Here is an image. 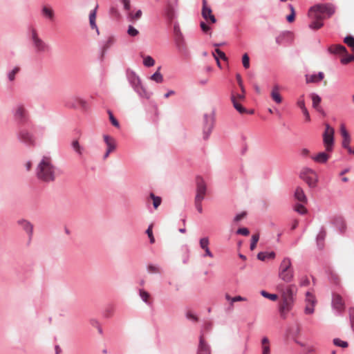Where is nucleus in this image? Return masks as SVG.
Returning <instances> with one entry per match:
<instances>
[{"instance_id":"6ab92c4d","label":"nucleus","mask_w":354,"mask_h":354,"mask_svg":"<svg viewBox=\"0 0 354 354\" xmlns=\"http://www.w3.org/2000/svg\"><path fill=\"white\" fill-rule=\"evenodd\" d=\"M329 153L325 150V151L319 152L317 155L312 156L311 158L316 162L326 163L330 158Z\"/></svg>"},{"instance_id":"f257e3e1","label":"nucleus","mask_w":354,"mask_h":354,"mask_svg":"<svg viewBox=\"0 0 354 354\" xmlns=\"http://www.w3.org/2000/svg\"><path fill=\"white\" fill-rule=\"evenodd\" d=\"M55 171L51 158L43 156L37 166L36 176L43 182H52L55 179Z\"/></svg>"},{"instance_id":"0eeeda50","label":"nucleus","mask_w":354,"mask_h":354,"mask_svg":"<svg viewBox=\"0 0 354 354\" xmlns=\"http://www.w3.org/2000/svg\"><path fill=\"white\" fill-rule=\"evenodd\" d=\"M335 130L328 124H325V130L323 133V144L326 152H332L334 147Z\"/></svg>"},{"instance_id":"6e6552de","label":"nucleus","mask_w":354,"mask_h":354,"mask_svg":"<svg viewBox=\"0 0 354 354\" xmlns=\"http://www.w3.org/2000/svg\"><path fill=\"white\" fill-rule=\"evenodd\" d=\"M31 39L33 47L38 53H43L48 51L49 46L37 35L35 28L31 29Z\"/></svg>"},{"instance_id":"864d4df0","label":"nucleus","mask_w":354,"mask_h":354,"mask_svg":"<svg viewBox=\"0 0 354 354\" xmlns=\"http://www.w3.org/2000/svg\"><path fill=\"white\" fill-rule=\"evenodd\" d=\"M236 233L239 234L243 235V236H248V235H249L250 232H249V230L248 228L242 227V228H239L237 230Z\"/></svg>"},{"instance_id":"9b49d317","label":"nucleus","mask_w":354,"mask_h":354,"mask_svg":"<svg viewBox=\"0 0 354 354\" xmlns=\"http://www.w3.org/2000/svg\"><path fill=\"white\" fill-rule=\"evenodd\" d=\"M196 195L195 200L203 201L206 194L207 187L203 178L198 177L196 180Z\"/></svg>"},{"instance_id":"58836bf2","label":"nucleus","mask_w":354,"mask_h":354,"mask_svg":"<svg viewBox=\"0 0 354 354\" xmlns=\"http://www.w3.org/2000/svg\"><path fill=\"white\" fill-rule=\"evenodd\" d=\"M340 133L342 136L343 137V139L351 138L350 135L347 131L344 124H342L340 125Z\"/></svg>"},{"instance_id":"a18cd8bd","label":"nucleus","mask_w":354,"mask_h":354,"mask_svg":"<svg viewBox=\"0 0 354 354\" xmlns=\"http://www.w3.org/2000/svg\"><path fill=\"white\" fill-rule=\"evenodd\" d=\"M127 33H128L129 35H130L131 37H136V36H137L139 34V32L133 26H129V28H128V30H127Z\"/></svg>"},{"instance_id":"c756f323","label":"nucleus","mask_w":354,"mask_h":354,"mask_svg":"<svg viewBox=\"0 0 354 354\" xmlns=\"http://www.w3.org/2000/svg\"><path fill=\"white\" fill-rule=\"evenodd\" d=\"M160 68L159 67L157 71L151 76V80L157 83H161L163 81V76L160 73Z\"/></svg>"},{"instance_id":"8fccbe9b","label":"nucleus","mask_w":354,"mask_h":354,"mask_svg":"<svg viewBox=\"0 0 354 354\" xmlns=\"http://www.w3.org/2000/svg\"><path fill=\"white\" fill-rule=\"evenodd\" d=\"M108 113H109V119H110V121L111 122V124L115 127H120V124H119V122H118V120L114 118L113 113H111V111H108Z\"/></svg>"},{"instance_id":"c9c22d12","label":"nucleus","mask_w":354,"mask_h":354,"mask_svg":"<svg viewBox=\"0 0 354 354\" xmlns=\"http://www.w3.org/2000/svg\"><path fill=\"white\" fill-rule=\"evenodd\" d=\"M259 234H253L251 239V243H250V250H254L256 248L257 243L259 241Z\"/></svg>"},{"instance_id":"7c9ffc66","label":"nucleus","mask_w":354,"mask_h":354,"mask_svg":"<svg viewBox=\"0 0 354 354\" xmlns=\"http://www.w3.org/2000/svg\"><path fill=\"white\" fill-rule=\"evenodd\" d=\"M143 64L147 67H151L155 64V60L149 55L143 56Z\"/></svg>"},{"instance_id":"37998d69","label":"nucleus","mask_w":354,"mask_h":354,"mask_svg":"<svg viewBox=\"0 0 354 354\" xmlns=\"http://www.w3.org/2000/svg\"><path fill=\"white\" fill-rule=\"evenodd\" d=\"M295 210L301 214L306 213L307 209L302 204H297L295 206Z\"/></svg>"},{"instance_id":"79ce46f5","label":"nucleus","mask_w":354,"mask_h":354,"mask_svg":"<svg viewBox=\"0 0 354 354\" xmlns=\"http://www.w3.org/2000/svg\"><path fill=\"white\" fill-rule=\"evenodd\" d=\"M152 229H153V224H151L148 229L146 231V233L147 234L149 239H150V243H153L155 242V239H154V236L153 235V232H152Z\"/></svg>"},{"instance_id":"6e6d98bb","label":"nucleus","mask_w":354,"mask_h":354,"mask_svg":"<svg viewBox=\"0 0 354 354\" xmlns=\"http://www.w3.org/2000/svg\"><path fill=\"white\" fill-rule=\"evenodd\" d=\"M113 38L109 37L103 47V50L105 51L107 50L113 44Z\"/></svg>"},{"instance_id":"ea45409f","label":"nucleus","mask_w":354,"mask_h":354,"mask_svg":"<svg viewBox=\"0 0 354 354\" xmlns=\"http://www.w3.org/2000/svg\"><path fill=\"white\" fill-rule=\"evenodd\" d=\"M72 147L74 149V150L79 154L82 155V149L80 147L79 142L77 140H74L72 142Z\"/></svg>"},{"instance_id":"774afa93","label":"nucleus","mask_w":354,"mask_h":354,"mask_svg":"<svg viewBox=\"0 0 354 354\" xmlns=\"http://www.w3.org/2000/svg\"><path fill=\"white\" fill-rule=\"evenodd\" d=\"M201 28L204 32H207L209 30V27L204 22L201 23Z\"/></svg>"},{"instance_id":"052dcab7","label":"nucleus","mask_w":354,"mask_h":354,"mask_svg":"<svg viewBox=\"0 0 354 354\" xmlns=\"http://www.w3.org/2000/svg\"><path fill=\"white\" fill-rule=\"evenodd\" d=\"M349 315L352 328L354 329V308L349 309Z\"/></svg>"},{"instance_id":"b1692460","label":"nucleus","mask_w":354,"mask_h":354,"mask_svg":"<svg viewBox=\"0 0 354 354\" xmlns=\"http://www.w3.org/2000/svg\"><path fill=\"white\" fill-rule=\"evenodd\" d=\"M308 17L312 19L311 23L309 24V28L313 30H318L321 28L324 24L322 22L323 19H316L313 15H309Z\"/></svg>"},{"instance_id":"393cba45","label":"nucleus","mask_w":354,"mask_h":354,"mask_svg":"<svg viewBox=\"0 0 354 354\" xmlns=\"http://www.w3.org/2000/svg\"><path fill=\"white\" fill-rule=\"evenodd\" d=\"M19 225H20L24 230H25L30 236L32 234L33 226L27 220L21 219L17 221Z\"/></svg>"},{"instance_id":"0e129e2a","label":"nucleus","mask_w":354,"mask_h":354,"mask_svg":"<svg viewBox=\"0 0 354 354\" xmlns=\"http://www.w3.org/2000/svg\"><path fill=\"white\" fill-rule=\"evenodd\" d=\"M257 257L261 261H265L267 259V253L266 252H259L257 255Z\"/></svg>"},{"instance_id":"dca6fc26","label":"nucleus","mask_w":354,"mask_h":354,"mask_svg":"<svg viewBox=\"0 0 354 354\" xmlns=\"http://www.w3.org/2000/svg\"><path fill=\"white\" fill-rule=\"evenodd\" d=\"M15 117L20 122H24L26 120L27 112L23 105H18L15 111Z\"/></svg>"},{"instance_id":"2f4dec72","label":"nucleus","mask_w":354,"mask_h":354,"mask_svg":"<svg viewBox=\"0 0 354 354\" xmlns=\"http://www.w3.org/2000/svg\"><path fill=\"white\" fill-rule=\"evenodd\" d=\"M150 198L153 200V205L155 209H157L161 203V198L159 196H155L153 193H151L149 195Z\"/></svg>"},{"instance_id":"5701e85b","label":"nucleus","mask_w":354,"mask_h":354,"mask_svg":"<svg viewBox=\"0 0 354 354\" xmlns=\"http://www.w3.org/2000/svg\"><path fill=\"white\" fill-rule=\"evenodd\" d=\"M294 196L295 199L301 203H306L308 201L307 197L304 193V189L300 187H297L296 188Z\"/></svg>"},{"instance_id":"423d86ee","label":"nucleus","mask_w":354,"mask_h":354,"mask_svg":"<svg viewBox=\"0 0 354 354\" xmlns=\"http://www.w3.org/2000/svg\"><path fill=\"white\" fill-rule=\"evenodd\" d=\"M299 177L302 179L310 188L317 187L318 183V175L313 169L304 167L301 170Z\"/></svg>"},{"instance_id":"3c124183","label":"nucleus","mask_w":354,"mask_h":354,"mask_svg":"<svg viewBox=\"0 0 354 354\" xmlns=\"http://www.w3.org/2000/svg\"><path fill=\"white\" fill-rule=\"evenodd\" d=\"M20 68L19 66H16L9 74L8 79L10 81H13L15 80V75L19 71Z\"/></svg>"},{"instance_id":"de8ad7c7","label":"nucleus","mask_w":354,"mask_h":354,"mask_svg":"<svg viewBox=\"0 0 354 354\" xmlns=\"http://www.w3.org/2000/svg\"><path fill=\"white\" fill-rule=\"evenodd\" d=\"M333 343L335 346H340L342 348H346L348 346V343L346 342L342 341L339 339H334Z\"/></svg>"},{"instance_id":"bb28decb","label":"nucleus","mask_w":354,"mask_h":354,"mask_svg":"<svg viewBox=\"0 0 354 354\" xmlns=\"http://www.w3.org/2000/svg\"><path fill=\"white\" fill-rule=\"evenodd\" d=\"M324 77V75L322 72H319L317 75H310L306 76V80L307 83H315L322 80Z\"/></svg>"},{"instance_id":"e433bc0d","label":"nucleus","mask_w":354,"mask_h":354,"mask_svg":"<svg viewBox=\"0 0 354 354\" xmlns=\"http://www.w3.org/2000/svg\"><path fill=\"white\" fill-rule=\"evenodd\" d=\"M140 296L145 303L149 304L150 295L147 292H146L145 290H144L142 289H140Z\"/></svg>"},{"instance_id":"a878e982","label":"nucleus","mask_w":354,"mask_h":354,"mask_svg":"<svg viewBox=\"0 0 354 354\" xmlns=\"http://www.w3.org/2000/svg\"><path fill=\"white\" fill-rule=\"evenodd\" d=\"M328 50L330 53L333 54L344 55L346 54L347 53L346 48L344 46L340 44L333 45L330 46Z\"/></svg>"},{"instance_id":"20e7f679","label":"nucleus","mask_w":354,"mask_h":354,"mask_svg":"<svg viewBox=\"0 0 354 354\" xmlns=\"http://www.w3.org/2000/svg\"><path fill=\"white\" fill-rule=\"evenodd\" d=\"M236 78L241 88L242 93L239 94L232 93L231 95V100L234 107L236 109L237 111H239L240 113H246V109L241 104V102L244 101L245 100V88L243 84V81L241 75L237 73L236 75Z\"/></svg>"},{"instance_id":"c03bdc74","label":"nucleus","mask_w":354,"mask_h":354,"mask_svg":"<svg viewBox=\"0 0 354 354\" xmlns=\"http://www.w3.org/2000/svg\"><path fill=\"white\" fill-rule=\"evenodd\" d=\"M344 55H346V57H343L341 59V62L342 64H348L349 62H354V55H348L347 53L344 54Z\"/></svg>"},{"instance_id":"412c9836","label":"nucleus","mask_w":354,"mask_h":354,"mask_svg":"<svg viewBox=\"0 0 354 354\" xmlns=\"http://www.w3.org/2000/svg\"><path fill=\"white\" fill-rule=\"evenodd\" d=\"M333 306L338 311H342L344 308V303L339 295H335L333 298Z\"/></svg>"},{"instance_id":"f704fd0d","label":"nucleus","mask_w":354,"mask_h":354,"mask_svg":"<svg viewBox=\"0 0 354 354\" xmlns=\"http://www.w3.org/2000/svg\"><path fill=\"white\" fill-rule=\"evenodd\" d=\"M142 15V12L140 10H138L135 14L130 12L129 14V18L131 21H136L139 19Z\"/></svg>"},{"instance_id":"5fc2aeb1","label":"nucleus","mask_w":354,"mask_h":354,"mask_svg":"<svg viewBox=\"0 0 354 354\" xmlns=\"http://www.w3.org/2000/svg\"><path fill=\"white\" fill-rule=\"evenodd\" d=\"M215 53H216V56L218 57V59L221 58L223 60L227 59V57H226L225 53L223 51H221V50H219L218 48H216L215 50Z\"/></svg>"},{"instance_id":"4be33fe9","label":"nucleus","mask_w":354,"mask_h":354,"mask_svg":"<svg viewBox=\"0 0 354 354\" xmlns=\"http://www.w3.org/2000/svg\"><path fill=\"white\" fill-rule=\"evenodd\" d=\"M131 82L134 87L135 90L140 94H142V92H145V88L141 84V80L139 77L136 75H133V77L131 79Z\"/></svg>"},{"instance_id":"c85d7f7f","label":"nucleus","mask_w":354,"mask_h":354,"mask_svg":"<svg viewBox=\"0 0 354 354\" xmlns=\"http://www.w3.org/2000/svg\"><path fill=\"white\" fill-rule=\"evenodd\" d=\"M42 15L48 18L50 20H53L54 18V11L53 10L47 6H45L42 8L41 10Z\"/></svg>"},{"instance_id":"4468645a","label":"nucleus","mask_w":354,"mask_h":354,"mask_svg":"<svg viewBox=\"0 0 354 354\" xmlns=\"http://www.w3.org/2000/svg\"><path fill=\"white\" fill-rule=\"evenodd\" d=\"M19 140L28 145H35V138L33 135L26 130H21L19 133Z\"/></svg>"},{"instance_id":"aec40b11","label":"nucleus","mask_w":354,"mask_h":354,"mask_svg":"<svg viewBox=\"0 0 354 354\" xmlns=\"http://www.w3.org/2000/svg\"><path fill=\"white\" fill-rule=\"evenodd\" d=\"M280 87L279 85L276 84L273 86L270 96L274 102L277 104H281L282 102V97L279 93Z\"/></svg>"},{"instance_id":"13d9d810","label":"nucleus","mask_w":354,"mask_h":354,"mask_svg":"<svg viewBox=\"0 0 354 354\" xmlns=\"http://www.w3.org/2000/svg\"><path fill=\"white\" fill-rule=\"evenodd\" d=\"M245 301H247V299L245 297H243L241 296H236V297L232 298L231 306H232L233 302Z\"/></svg>"},{"instance_id":"09e8293b","label":"nucleus","mask_w":354,"mask_h":354,"mask_svg":"<svg viewBox=\"0 0 354 354\" xmlns=\"http://www.w3.org/2000/svg\"><path fill=\"white\" fill-rule=\"evenodd\" d=\"M351 138H345L342 140V146L346 149L349 153H351L352 149L350 147Z\"/></svg>"},{"instance_id":"a19ab883","label":"nucleus","mask_w":354,"mask_h":354,"mask_svg":"<svg viewBox=\"0 0 354 354\" xmlns=\"http://www.w3.org/2000/svg\"><path fill=\"white\" fill-rule=\"evenodd\" d=\"M297 104L301 109V110L306 109V105H305L304 95H301L298 98Z\"/></svg>"},{"instance_id":"ddd939ff","label":"nucleus","mask_w":354,"mask_h":354,"mask_svg":"<svg viewBox=\"0 0 354 354\" xmlns=\"http://www.w3.org/2000/svg\"><path fill=\"white\" fill-rule=\"evenodd\" d=\"M316 299L315 296L310 292H307L306 294L305 313L308 315L313 314Z\"/></svg>"},{"instance_id":"4c0bfd02","label":"nucleus","mask_w":354,"mask_h":354,"mask_svg":"<svg viewBox=\"0 0 354 354\" xmlns=\"http://www.w3.org/2000/svg\"><path fill=\"white\" fill-rule=\"evenodd\" d=\"M344 41L349 47L352 48V49L354 52V37L352 36H347L344 38Z\"/></svg>"},{"instance_id":"603ef678","label":"nucleus","mask_w":354,"mask_h":354,"mask_svg":"<svg viewBox=\"0 0 354 354\" xmlns=\"http://www.w3.org/2000/svg\"><path fill=\"white\" fill-rule=\"evenodd\" d=\"M147 270L149 273H159L160 272V268L153 265H149L147 267Z\"/></svg>"},{"instance_id":"338daca9","label":"nucleus","mask_w":354,"mask_h":354,"mask_svg":"<svg viewBox=\"0 0 354 354\" xmlns=\"http://www.w3.org/2000/svg\"><path fill=\"white\" fill-rule=\"evenodd\" d=\"M295 14L290 13L289 15L286 17V19L289 23H292L295 21Z\"/></svg>"},{"instance_id":"69168bd1","label":"nucleus","mask_w":354,"mask_h":354,"mask_svg":"<svg viewBox=\"0 0 354 354\" xmlns=\"http://www.w3.org/2000/svg\"><path fill=\"white\" fill-rule=\"evenodd\" d=\"M77 102L78 103V104L82 107V108H85L86 106V102L85 100H84L83 99H81V98H77Z\"/></svg>"},{"instance_id":"1a4fd4ad","label":"nucleus","mask_w":354,"mask_h":354,"mask_svg":"<svg viewBox=\"0 0 354 354\" xmlns=\"http://www.w3.org/2000/svg\"><path fill=\"white\" fill-rule=\"evenodd\" d=\"M214 127V118L212 114H205L203 118V138L207 139Z\"/></svg>"},{"instance_id":"2eb2a0df","label":"nucleus","mask_w":354,"mask_h":354,"mask_svg":"<svg viewBox=\"0 0 354 354\" xmlns=\"http://www.w3.org/2000/svg\"><path fill=\"white\" fill-rule=\"evenodd\" d=\"M196 354H211L210 347L205 339L204 335L201 334Z\"/></svg>"},{"instance_id":"9d476101","label":"nucleus","mask_w":354,"mask_h":354,"mask_svg":"<svg viewBox=\"0 0 354 354\" xmlns=\"http://www.w3.org/2000/svg\"><path fill=\"white\" fill-rule=\"evenodd\" d=\"M103 138L107 147L106 151L104 155V159H106L109 154L115 150L117 147V143L115 140L110 136L104 135Z\"/></svg>"},{"instance_id":"a211bd4d","label":"nucleus","mask_w":354,"mask_h":354,"mask_svg":"<svg viewBox=\"0 0 354 354\" xmlns=\"http://www.w3.org/2000/svg\"><path fill=\"white\" fill-rule=\"evenodd\" d=\"M199 243L201 248L205 250V254H204V257L207 256L210 258H213V254L208 247L209 243V239L207 237H203L200 239Z\"/></svg>"},{"instance_id":"bf43d9fd","label":"nucleus","mask_w":354,"mask_h":354,"mask_svg":"<svg viewBox=\"0 0 354 354\" xmlns=\"http://www.w3.org/2000/svg\"><path fill=\"white\" fill-rule=\"evenodd\" d=\"M245 216H246L245 212H242L241 214H239L235 216L234 221V222H239L240 221L243 219L245 217Z\"/></svg>"},{"instance_id":"cd10ccee","label":"nucleus","mask_w":354,"mask_h":354,"mask_svg":"<svg viewBox=\"0 0 354 354\" xmlns=\"http://www.w3.org/2000/svg\"><path fill=\"white\" fill-rule=\"evenodd\" d=\"M310 97L313 102V107L317 111L322 112V109L319 106V104L322 101L321 97L316 93H312L310 95Z\"/></svg>"},{"instance_id":"680f3d73","label":"nucleus","mask_w":354,"mask_h":354,"mask_svg":"<svg viewBox=\"0 0 354 354\" xmlns=\"http://www.w3.org/2000/svg\"><path fill=\"white\" fill-rule=\"evenodd\" d=\"M304 117H305V119H306V122H310V114H309V112L307 110V109H303L301 110Z\"/></svg>"},{"instance_id":"f03ea898","label":"nucleus","mask_w":354,"mask_h":354,"mask_svg":"<svg viewBox=\"0 0 354 354\" xmlns=\"http://www.w3.org/2000/svg\"><path fill=\"white\" fill-rule=\"evenodd\" d=\"M277 290L281 292L282 301L279 306V311L281 317L285 318L286 315L291 310L292 305L294 301V295L297 292V287L295 285H279Z\"/></svg>"},{"instance_id":"f3484780","label":"nucleus","mask_w":354,"mask_h":354,"mask_svg":"<svg viewBox=\"0 0 354 354\" xmlns=\"http://www.w3.org/2000/svg\"><path fill=\"white\" fill-rule=\"evenodd\" d=\"M261 354H270V341L268 337L264 336L261 340Z\"/></svg>"},{"instance_id":"72a5a7b5","label":"nucleus","mask_w":354,"mask_h":354,"mask_svg":"<svg viewBox=\"0 0 354 354\" xmlns=\"http://www.w3.org/2000/svg\"><path fill=\"white\" fill-rule=\"evenodd\" d=\"M261 295L265 298L269 299L271 301H276L278 299V295L276 294H270L265 290H261Z\"/></svg>"},{"instance_id":"39448f33","label":"nucleus","mask_w":354,"mask_h":354,"mask_svg":"<svg viewBox=\"0 0 354 354\" xmlns=\"http://www.w3.org/2000/svg\"><path fill=\"white\" fill-rule=\"evenodd\" d=\"M335 8L330 4H319L311 7L309 15H313L316 19H325L331 17L335 13Z\"/></svg>"},{"instance_id":"4d7b16f0","label":"nucleus","mask_w":354,"mask_h":354,"mask_svg":"<svg viewBox=\"0 0 354 354\" xmlns=\"http://www.w3.org/2000/svg\"><path fill=\"white\" fill-rule=\"evenodd\" d=\"M195 206L199 213L203 212L202 201L195 200Z\"/></svg>"},{"instance_id":"473e14b6","label":"nucleus","mask_w":354,"mask_h":354,"mask_svg":"<svg viewBox=\"0 0 354 354\" xmlns=\"http://www.w3.org/2000/svg\"><path fill=\"white\" fill-rule=\"evenodd\" d=\"M95 19H96V12L95 10H93L89 15V21L90 25L92 28H97V26L95 24Z\"/></svg>"},{"instance_id":"49530a36","label":"nucleus","mask_w":354,"mask_h":354,"mask_svg":"<svg viewBox=\"0 0 354 354\" xmlns=\"http://www.w3.org/2000/svg\"><path fill=\"white\" fill-rule=\"evenodd\" d=\"M242 63L245 68H248L250 67V58L248 54L245 53L243 55Z\"/></svg>"},{"instance_id":"f8f14e48","label":"nucleus","mask_w":354,"mask_h":354,"mask_svg":"<svg viewBox=\"0 0 354 354\" xmlns=\"http://www.w3.org/2000/svg\"><path fill=\"white\" fill-rule=\"evenodd\" d=\"M202 16L207 21L212 24L216 23V19L212 14L211 8L207 5V0H203Z\"/></svg>"},{"instance_id":"e2e57ef3","label":"nucleus","mask_w":354,"mask_h":354,"mask_svg":"<svg viewBox=\"0 0 354 354\" xmlns=\"http://www.w3.org/2000/svg\"><path fill=\"white\" fill-rule=\"evenodd\" d=\"M122 3L124 4V8L126 10H129L131 6L129 0H121Z\"/></svg>"},{"instance_id":"7ed1b4c3","label":"nucleus","mask_w":354,"mask_h":354,"mask_svg":"<svg viewBox=\"0 0 354 354\" xmlns=\"http://www.w3.org/2000/svg\"><path fill=\"white\" fill-rule=\"evenodd\" d=\"M279 277L286 283H290L294 278V270L292 261L289 257H285L281 261L279 268Z\"/></svg>"}]
</instances>
